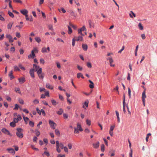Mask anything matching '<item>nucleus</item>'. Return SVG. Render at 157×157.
Masks as SVG:
<instances>
[{"label":"nucleus","instance_id":"obj_13","mask_svg":"<svg viewBox=\"0 0 157 157\" xmlns=\"http://www.w3.org/2000/svg\"><path fill=\"white\" fill-rule=\"evenodd\" d=\"M13 71H11L9 74V76L10 77V80H12L14 78V76L13 75Z\"/></svg>","mask_w":157,"mask_h":157},{"label":"nucleus","instance_id":"obj_48","mask_svg":"<svg viewBox=\"0 0 157 157\" xmlns=\"http://www.w3.org/2000/svg\"><path fill=\"white\" fill-rule=\"evenodd\" d=\"M115 127V125H111L110 127V130L111 131H113Z\"/></svg>","mask_w":157,"mask_h":157},{"label":"nucleus","instance_id":"obj_4","mask_svg":"<svg viewBox=\"0 0 157 157\" xmlns=\"http://www.w3.org/2000/svg\"><path fill=\"white\" fill-rule=\"evenodd\" d=\"M2 132L4 134H7L10 136H12V135L11 134L10 132L5 128H3L2 129Z\"/></svg>","mask_w":157,"mask_h":157},{"label":"nucleus","instance_id":"obj_17","mask_svg":"<svg viewBox=\"0 0 157 157\" xmlns=\"http://www.w3.org/2000/svg\"><path fill=\"white\" fill-rule=\"evenodd\" d=\"M13 23V22H10L7 25V28L8 29H11Z\"/></svg>","mask_w":157,"mask_h":157},{"label":"nucleus","instance_id":"obj_43","mask_svg":"<svg viewBox=\"0 0 157 157\" xmlns=\"http://www.w3.org/2000/svg\"><path fill=\"white\" fill-rule=\"evenodd\" d=\"M123 104H125V95L124 94L123 96Z\"/></svg>","mask_w":157,"mask_h":157},{"label":"nucleus","instance_id":"obj_49","mask_svg":"<svg viewBox=\"0 0 157 157\" xmlns=\"http://www.w3.org/2000/svg\"><path fill=\"white\" fill-rule=\"evenodd\" d=\"M36 110L37 113L40 115L41 114V111H40L38 109V107L36 108Z\"/></svg>","mask_w":157,"mask_h":157},{"label":"nucleus","instance_id":"obj_41","mask_svg":"<svg viewBox=\"0 0 157 157\" xmlns=\"http://www.w3.org/2000/svg\"><path fill=\"white\" fill-rule=\"evenodd\" d=\"M87 66L89 68H91L92 67L91 64L90 63L88 62L87 63Z\"/></svg>","mask_w":157,"mask_h":157},{"label":"nucleus","instance_id":"obj_35","mask_svg":"<svg viewBox=\"0 0 157 157\" xmlns=\"http://www.w3.org/2000/svg\"><path fill=\"white\" fill-rule=\"evenodd\" d=\"M107 60H109L110 63H112L113 62V59L111 57H109L107 58Z\"/></svg>","mask_w":157,"mask_h":157},{"label":"nucleus","instance_id":"obj_20","mask_svg":"<svg viewBox=\"0 0 157 157\" xmlns=\"http://www.w3.org/2000/svg\"><path fill=\"white\" fill-rule=\"evenodd\" d=\"M63 112V109L60 108L59 109V111L57 112V113L59 115H60L62 114Z\"/></svg>","mask_w":157,"mask_h":157},{"label":"nucleus","instance_id":"obj_60","mask_svg":"<svg viewBox=\"0 0 157 157\" xmlns=\"http://www.w3.org/2000/svg\"><path fill=\"white\" fill-rule=\"evenodd\" d=\"M63 117L65 119H67L68 117V114L66 113H64L63 114Z\"/></svg>","mask_w":157,"mask_h":157},{"label":"nucleus","instance_id":"obj_29","mask_svg":"<svg viewBox=\"0 0 157 157\" xmlns=\"http://www.w3.org/2000/svg\"><path fill=\"white\" fill-rule=\"evenodd\" d=\"M37 73L38 75H40L42 73V68H39V69L38 70H37Z\"/></svg>","mask_w":157,"mask_h":157},{"label":"nucleus","instance_id":"obj_33","mask_svg":"<svg viewBox=\"0 0 157 157\" xmlns=\"http://www.w3.org/2000/svg\"><path fill=\"white\" fill-rule=\"evenodd\" d=\"M33 67L35 68L36 69L35 70L36 71H37V69H39L40 68V67L38 66H37L35 64H33Z\"/></svg>","mask_w":157,"mask_h":157},{"label":"nucleus","instance_id":"obj_39","mask_svg":"<svg viewBox=\"0 0 157 157\" xmlns=\"http://www.w3.org/2000/svg\"><path fill=\"white\" fill-rule=\"evenodd\" d=\"M76 40V39L75 38H73L72 39V45L73 46H74L75 45V41Z\"/></svg>","mask_w":157,"mask_h":157},{"label":"nucleus","instance_id":"obj_52","mask_svg":"<svg viewBox=\"0 0 157 157\" xmlns=\"http://www.w3.org/2000/svg\"><path fill=\"white\" fill-rule=\"evenodd\" d=\"M33 56V51H31V54H29L28 56V58L29 59H30V58L33 59V56Z\"/></svg>","mask_w":157,"mask_h":157},{"label":"nucleus","instance_id":"obj_16","mask_svg":"<svg viewBox=\"0 0 157 157\" xmlns=\"http://www.w3.org/2000/svg\"><path fill=\"white\" fill-rule=\"evenodd\" d=\"M115 112L117 116V122H118L119 123L120 122V119L119 113L117 111H116Z\"/></svg>","mask_w":157,"mask_h":157},{"label":"nucleus","instance_id":"obj_56","mask_svg":"<svg viewBox=\"0 0 157 157\" xmlns=\"http://www.w3.org/2000/svg\"><path fill=\"white\" fill-rule=\"evenodd\" d=\"M124 46H123L122 48L118 51V53H121L122 52L124 49Z\"/></svg>","mask_w":157,"mask_h":157},{"label":"nucleus","instance_id":"obj_64","mask_svg":"<svg viewBox=\"0 0 157 157\" xmlns=\"http://www.w3.org/2000/svg\"><path fill=\"white\" fill-rule=\"evenodd\" d=\"M57 157H65V155H64L59 154L58 155Z\"/></svg>","mask_w":157,"mask_h":157},{"label":"nucleus","instance_id":"obj_27","mask_svg":"<svg viewBox=\"0 0 157 157\" xmlns=\"http://www.w3.org/2000/svg\"><path fill=\"white\" fill-rule=\"evenodd\" d=\"M8 14L10 16L12 17V18H13L14 17V15L13 13L9 11H8Z\"/></svg>","mask_w":157,"mask_h":157},{"label":"nucleus","instance_id":"obj_22","mask_svg":"<svg viewBox=\"0 0 157 157\" xmlns=\"http://www.w3.org/2000/svg\"><path fill=\"white\" fill-rule=\"evenodd\" d=\"M138 27L141 30H143L144 29L143 26L142 25L141 23H139L138 25Z\"/></svg>","mask_w":157,"mask_h":157},{"label":"nucleus","instance_id":"obj_18","mask_svg":"<svg viewBox=\"0 0 157 157\" xmlns=\"http://www.w3.org/2000/svg\"><path fill=\"white\" fill-rule=\"evenodd\" d=\"M82 47L83 49L85 51H86L87 49L88 46L86 44H82Z\"/></svg>","mask_w":157,"mask_h":157},{"label":"nucleus","instance_id":"obj_59","mask_svg":"<svg viewBox=\"0 0 157 157\" xmlns=\"http://www.w3.org/2000/svg\"><path fill=\"white\" fill-rule=\"evenodd\" d=\"M141 37L142 39L144 40L146 38V36L143 33L141 35Z\"/></svg>","mask_w":157,"mask_h":157},{"label":"nucleus","instance_id":"obj_24","mask_svg":"<svg viewBox=\"0 0 157 157\" xmlns=\"http://www.w3.org/2000/svg\"><path fill=\"white\" fill-rule=\"evenodd\" d=\"M151 133H148L147 134V135L146 138V142H148V139L149 138V137L150 136H151Z\"/></svg>","mask_w":157,"mask_h":157},{"label":"nucleus","instance_id":"obj_38","mask_svg":"<svg viewBox=\"0 0 157 157\" xmlns=\"http://www.w3.org/2000/svg\"><path fill=\"white\" fill-rule=\"evenodd\" d=\"M86 124L90 126L91 124V121L88 119H87L86 120Z\"/></svg>","mask_w":157,"mask_h":157},{"label":"nucleus","instance_id":"obj_42","mask_svg":"<svg viewBox=\"0 0 157 157\" xmlns=\"http://www.w3.org/2000/svg\"><path fill=\"white\" fill-rule=\"evenodd\" d=\"M15 91L19 93H21V91L19 88H15Z\"/></svg>","mask_w":157,"mask_h":157},{"label":"nucleus","instance_id":"obj_45","mask_svg":"<svg viewBox=\"0 0 157 157\" xmlns=\"http://www.w3.org/2000/svg\"><path fill=\"white\" fill-rule=\"evenodd\" d=\"M18 108H20L18 105L16 104L15 105V107L13 108V110H18Z\"/></svg>","mask_w":157,"mask_h":157},{"label":"nucleus","instance_id":"obj_5","mask_svg":"<svg viewBox=\"0 0 157 157\" xmlns=\"http://www.w3.org/2000/svg\"><path fill=\"white\" fill-rule=\"evenodd\" d=\"M85 30H86V29L84 26H83L82 28H80V29H79L78 30V33L80 34V35H81L83 36H84V34H83L82 32L84 31Z\"/></svg>","mask_w":157,"mask_h":157},{"label":"nucleus","instance_id":"obj_32","mask_svg":"<svg viewBox=\"0 0 157 157\" xmlns=\"http://www.w3.org/2000/svg\"><path fill=\"white\" fill-rule=\"evenodd\" d=\"M14 69L15 71H20L19 68L17 66H14Z\"/></svg>","mask_w":157,"mask_h":157},{"label":"nucleus","instance_id":"obj_9","mask_svg":"<svg viewBox=\"0 0 157 157\" xmlns=\"http://www.w3.org/2000/svg\"><path fill=\"white\" fill-rule=\"evenodd\" d=\"M100 143L99 142H98L96 143H94L93 144V146L94 148H98L99 146Z\"/></svg>","mask_w":157,"mask_h":157},{"label":"nucleus","instance_id":"obj_47","mask_svg":"<svg viewBox=\"0 0 157 157\" xmlns=\"http://www.w3.org/2000/svg\"><path fill=\"white\" fill-rule=\"evenodd\" d=\"M59 12H60L61 10L64 13H65L66 12V11L63 8H61V10L59 9Z\"/></svg>","mask_w":157,"mask_h":157},{"label":"nucleus","instance_id":"obj_51","mask_svg":"<svg viewBox=\"0 0 157 157\" xmlns=\"http://www.w3.org/2000/svg\"><path fill=\"white\" fill-rule=\"evenodd\" d=\"M6 37L7 38L9 39V40L10 39H12V36L10 34H7L6 36Z\"/></svg>","mask_w":157,"mask_h":157},{"label":"nucleus","instance_id":"obj_7","mask_svg":"<svg viewBox=\"0 0 157 157\" xmlns=\"http://www.w3.org/2000/svg\"><path fill=\"white\" fill-rule=\"evenodd\" d=\"M45 96L49 97V92L47 91L45 93V94H42L41 95V98H45Z\"/></svg>","mask_w":157,"mask_h":157},{"label":"nucleus","instance_id":"obj_23","mask_svg":"<svg viewBox=\"0 0 157 157\" xmlns=\"http://www.w3.org/2000/svg\"><path fill=\"white\" fill-rule=\"evenodd\" d=\"M10 125L13 128L15 127L16 126V122L13 121L10 122Z\"/></svg>","mask_w":157,"mask_h":157},{"label":"nucleus","instance_id":"obj_21","mask_svg":"<svg viewBox=\"0 0 157 157\" xmlns=\"http://www.w3.org/2000/svg\"><path fill=\"white\" fill-rule=\"evenodd\" d=\"M77 77L78 78H79L80 77H81L82 78H84V77L83 75L80 73H78L77 74Z\"/></svg>","mask_w":157,"mask_h":157},{"label":"nucleus","instance_id":"obj_6","mask_svg":"<svg viewBox=\"0 0 157 157\" xmlns=\"http://www.w3.org/2000/svg\"><path fill=\"white\" fill-rule=\"evenodd\" d=\"M35 69L34 68L31 69L30 70L29 73L30 75V76L32 78H35V76L34 75V71Z\"/></svg>","mask_w":157,"mask_h":157},{"label":"nucleus","instance_id":"obj_62","mask_svg":"<svg viewBox=\"0 0 157 157\" xmlns=\"http://www.w3.org/2000/svg\"><path fill=\"white\" fill-rule=\"evenodd\" d=\"M68 146L69 148L71 149L72 148V145L71 143H69L68 144Z\"/></svg>","mask_w":157,"mask_h":157},{"label":"nucleus","instance_id":"obj_12","mask_svg":"<svg viewBox=\"0 0 157 157\" xmlns=\"http://www.w3.org/2000/svg\"><path fill=\"white\" fill-rule=\"evenodd\" d=\"M69 13L71 16H74L75 17H77V15L72 10H71L69 11Z\"/></svg>","mask_w":157,"mask_h":157},{"label":"nucleus","instance_id":"obj_55","mask_svg":"<svg viewBox=\"0 0 157 157\" xmlns=\"http://www.w3.org/2000/svg\"><path fill=\"white\" fill-rule=\"evenodd\" d=\"M74 132L75 133H78L79 132V130L78 129H77V128H74Z\"/></svg>","mask_w":157,"mask_h":157},{"label":"nucleus","instance_id":"obj_36","mask_svg":"<svg viewBox=\"0 0 157 157\" xmlns=\"http://www.w3.org/2000/svg\"><path fill=\"white\" fill-rule=\"evenodd\" d=\"M32 51H33L35 53H37L38 52V51L36 48H34L32 50Z\"/></svg>","mask_w":157,"mask_h":157},{"label":"nucleus","instance_id":"obj_34","mask_svg":"<svg viewBox=\"0 0 157 157\" xmlns=\"http://www.w3.org/2000/svg\"><path fill=\"white\" fill-rule=\"evenodd\" d=\"M51 102L52 105H56L57 103L56 101L54 100H51Z\"/></svg>","mask_w":157,"mask_h":157},{"label":"nucleus","instance_id":"obj_44","mask_svg":"<svg viewBox=\"0 0 157 157\" xmlns=\"http://www.w3.org/2000/svg\"><path fill=\"white\" fill-rule=\"evenodd\" d=\"M43 141L44 144H46V145H47L48 144V140L46 138H44L43 139Z\"/></svg>","mask_w":157,"mask_h":157},{"label":"nucleus","instance_id":"obj_26","mask_svg":"<svg viewBox=\"0 0 157 157\" xmlns=\"http://www.w3.org/2000/svg\"><path fill=\"white\" fill-rule=\"evenodd\" d=\"M55 132L56 135H57L58 136H60V133L59 130L58 129H56L55 130Z\"/></svg>","mask_w":157,"mask_h":157},{"label":"nucleus","instance_id":"obj_19","mask_svg":"<svg viewBox=\"0 0 157 157\" xmlns=\"http://www.w3.org/2000/svg\"><path fill=\"white\" fill-rule=\"evenodd\" d=\"M23 118L24 121L25 122V124H27V121H28L29 120V118L27 117H25L24 116H23Z\"/></svg>","mask_w":157,"mask_h":157},{"label":"nucleus","instance_id":"obj_57","mask_svg":"<svg viewBox=\"0 0 157 157\" xmlns=\"http://www.w3.org/2000/svg\"><path fill=\"white\" fill-rule=\"evenodd\" d=\"M59 147L61 149H63L64 148V145L63 143H60L59 144Z\"/></svg>","mask_w":157,"mask_h":157},{"label":"nucleus","instance_id":"obj_25","mask_svg":"<svg viewBox=\"0 0 157 157\" xmlns=\"http://www.w3.org/2000/svg\"><path fill=\"white\" fill-rule=\"evenodd\" d=\"M68 33L69 34H71L72 32V30L71 28L69 26H68Z\"/></svg>","mask_w":157,"mask_h":157},{"label":"nucleus","instance_id":"obj_37","mask_svg":"<svg viewBox=\"0 0 157 157\" xmlns=\"http://www.w3.org/2000/svg\"><path fill=\"white\" fill-rule=\"evenodd\" d=\"M29 124L30 126L32 127H33L34 126V123L33 122L31 121H29Z\"/></svg>","mask_w":157,"mask_h":157},{"label":"nucleus","instance_id":"obj_50","mask_svg":"<svg viewBox=\"0 0 157 157\" xmlns=\"http://www.w3.org/2000/svg\"><path fill=\"white\" fill-rule=\"evenodd\" d=\"M47 49L45 47L43 48L42 49L41 51L42 52H47V51H46Z\"/></svg>","mask_w":157,"mask_h":157},{"label":"nucleus","instance_id":"obj_3","mask_svg":"<svg viewBox=\"0 0 157 157\" xmlns=\"http://www.w3.org/2000/svg\"><path fill=\"white\" fill-rule=\"evenodd\" d=\"M50 126L51 128L55 129L57 126V124L53 121L50 120Z\"/></svg>","mask_w":157,"mask_h":157},{"label":"nucleus","instance_id":"obj_63","mask_svg":"<svg viewBox=\"0 0 157 157\" xmlns=\"http://www.w3.org/2000/svg\"><path fill=\"white\" fill-rule=\"evenodd\" d=\"M33 102L35 104H36L39 103V101L37 99H35L33 101Z\"/></svg>","mask_w":157,"mask_h":157},{"label":"nucleus","instance_id":"obj_14","mask_svg":"<svg viewBox=\"0 0 157 157\" xmlns=\"http://www.w3.org/2000/svg\"><path fill=\"white\" fill-rule=\"evenodd\" d=\"M7 150L10 153L14 154L15 151L13 148H7Z\"/></svg>","mask_w":157,"mask_h":157},{"label":"nucleus","instance_id":"obj_54","mask_svg":"<svg viewBox=\"0 0 157 157\" xmlns=\"http://www.w3.org/2000/svg\"><path fill=\"white\" fill-rule=\"evenodd\" d=\"M70 25L74 29H77V27L76 26L74 25H73L72 24H70Z\"/></svg>","mask_w":157,"mask_h":157},{"label":"nucleus","instance_id":"obj_30","mask_svg":"<svg viewBox=\"0 0 157 157\" xmlns=\"http://www.w3.org/2000/svg\"><path fill=\"white\" fill-rule=\"evenodd\" d=\"M101 151L104 152L105 151V146L104 144H102L101 146Z\"/></svg>","mask_w":157,"mask_h":157},{"label":"nucleus","instance_id":"obj_8","mask_svg":"<svg viewBox=\"0 0 157 157\" xmlns=\"http://www.w3.org/2000/svg\"><path fill=\"white\" fill-rule=\"evenodd\" d=\"M21 13L24 15H26L27 14L28 11L26 9L21 10H20Z\"/></svg>","mask_w":157,"mask_h":157},{"label":"nucleus","instance_id":"obj_10","mask_svg":"<svg viewBox=\"0 0 157 157\" xmlns=\"http://www.w3.org/2000/svg\"><path fill=\"white\" fill-rule=\"evenodd\" d=\"M18 80L19 82L21 83H23L25 81V78H18Z\"/></svg>","mask_w":157,"mask_h":157},{"label":"nucleus","instance_id":"obj_28","mask_svg":"<svg viewBox=\"0 0 157 157\" xmlns=\"http://www.w3.org/2000/svg\"><path fill=\"white\" fill-rule=\"evenodd\" d=\"M36 41L38 43H39L41 41V40L39 37H36L35 38Z\"/></svg>","mask_w":157,"mask_h":157},{"label":"nucleus","instance_id":"obj_61","mask_svg":"<svg viewBox=\"0 0 157 157\" xmlns=\"http://www.w3.org/2000/svg\"><path fill=\"white\" fill-rule=\"evenodd\" d=\"M130 157H132V149H130V152L129 153Z\"/></svg>","mask_w":157,"mask_h":157},{"label":"nucleus","instance_id":"obj_15","mask_svg":"<svg viewBox=\"0 0 157 157\" xmlns=\"http://www.w3.org/2000/svg\"><path fill=\"white\" fill-rule=\"evenodd\" d=\"M77 129L80 131H82L83 130L82 129L81 127V125L79 124V123H78L77 124Z\"/></svg>","mask_w":157,"mask_h":157},{"label":"nucleus","instance_id":"obj_53","mask_svg":"<svg viewBox=\"0 0 157 157\" xmlns=\"http://www.w3.org/2000/svg\"><path fill=\"white\" fill-rule=\"evenodd\" d=\"M16 36L18 38H20L21 37V35L20 33L19 32L16 33Z\"/></svg>","mask_w":157,"mask_h":157},{"label":"nucleus","instance_id":"obj_1","mask_svg":"<svg viewBox=\"0 0 157 157\" xmlns=\"http://www.w3.org/2000/svg\"><path fill=\"white\" fill-rule=\"evenodd\" d=\"M17 132L16 133V135L19 138H21L23 137V135L21 133L22 131V129L20 128H17Z\"/></svg>","mask_w":157,"mask_h":157},{"label":"nucleus","instance_id":"obj_2","mask_svg":"<svg viewBox=\"0 0 157 157\" xmlns=\"http://www.w3.org/2000/svg\"><path fill=\"white\" fill-rule=\"evenodd\" d=\"M146 89H145L144 91L143 92L142 94V100L143 101V105L144 106H145V99L146 98Z\"/></svg>","mask_w":157,"mask_h":157},{"label":"nucleus","instance_id":"obj_31","mask_svg":"<svg viewBox=\"0 0 157 157\" xmlns=\"http://www.w3.org/2000/svg\"><path fill=\"white\" fill-rule=\"evenodd\" d=\"M131 91L130 88H128V93L129 96V98H131Z\"/></svg>","mask_w":157,"mask_h":157},{"label":"nucleus","instance_id":"obj_46","mask_svg":"<svg viewBox=\"0 0 157 157\" xmlns=\"http://www.w3.org/2000/svg\"><path fill=\"white\" fill-rule=\"evenodd\" d=\"M11 2H12V1H11V0H10L9 2V7H10V8H11V9H13V7L11 4Z\"/></svg>","mask_w":157,"mask_h":157},{"label":"nucleus","instance_id":"obj_11","mask_svg":"<svg viewBox=\"0 0 157 157\" xmlns=\"http://www.w3.org/2000/svg\"><path fill=\"white\" fill-rule=\"evenodd\" d=\"M82 36L81 35H79L78 37H75V38L76 39V41H82Z\"/></svg>","mask_w":157,"mask_h":157},{"label":"nucleus","instance_id":"obj_58","mask_svg":"<svg viewBox=\"0 0 157 157\" xmlns=\"http://www.w3.org/2000/svg\"><path fill=\"white\" fill-rule=\"evenodd\" d=\"M56 147V150H57V151L58 152V153H60V152H61V150L59 148V146H57Z\"/></svg>","mask_w":157,"mask_h":157},{"label":"nucleus","instance_id":"obj_40","mask_svg":"<svg viewBox=\"0 0 157 157\" xmlns=\"http://www.w3.org/2000/svg\"><path fill=\"white\" fill-rule=\"evenodd\" d=\"M35 134L37 136H38L40 135V132L39 131H38L37 130H35Z\"/></svg>","mask_w":157,"mask_h":157}]
</instances>
